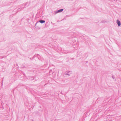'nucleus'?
I'll return each mask as SVG.
<instances>
[{
	"mask_svg": "<svg viewBox=\"0 0 121 121\" xmlns=\"http://www.w3.org/2000/svg\"><path fill=\"white\" fill-rule=\"evenodd\" d=\"M117 24H118L119 26H120V22L118 20H117Z\"/></svg>",
	"mask_w": 121,
	"mask_h": 121,
	"instance_id": "nucleus-1",
	"label": "nucleus"
},
{
	"mask_svg": "<svg viewBox=\"0 0 121 121\" xmlns=\"http://www.w3.org/2000/svg\"><path fill=\"white\" fill-rule=\"evenodd\" d=\"M63 9H62L58 10L57 11V13H59V12H61L63 11Z\"/></svg>",
	"mask_w": 121,
	"mask_h": 121,
	"instance_id": "nucleus-2",
	"label": "nucleus"
},
{
	"mask_svg": "<svg viewBox=\"0 0 121 121\" xmlns=\"http://www.w3.org/2000/svg\"><path fill=\"white\" fill-rule=\"evenodd\" d=\"M39 22L41 23H44L45 22V21H44L40 20L39 21Z\"/></svg>",
	"mask_w": 121,
	"mask_h": 121,
	"instance_id": "nucleus-3",
	"label": "nucleus"
}]
</instances>
